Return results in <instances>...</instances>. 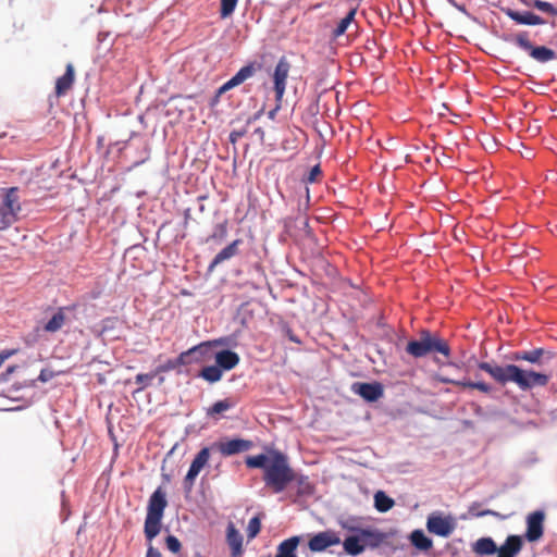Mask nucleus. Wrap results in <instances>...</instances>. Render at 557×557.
Wrapping results in <instances>:
<instances>
[{
  "label": "nucleus",
  "mask_w": 557,
  "mask_h": 557,
  "mask_svg": "<svg viewBox=\"0 0 557 557\" xmlns=\"http://www.w3.org/2000/svg\"><path fill=\"white\" fill-rule=\"evenodd\" d=\"M479 369L488 373L497 383L516 384L521 391L544 387L549 382V375L533 370L522 369L516 364L498 366L494 362H480Z\"/></svg>",
  "instance_id": "obj_1"
},
{
  "label": "nucleus",
  "mask_w": 557,
  "mask_h": 557,
  "mask_svg": "<svg viewBox=\"0 0 557 557\" xmlns=\"http://www.w3.org/2000/svg\"><path fill=\"white\" fill-rule=\"evenodd\" d=\"M263 482L273 493H281L296 480V473L289 466L286 455L272 450V458L263 473Z\"/></svg>",
  "instance_id": "obj_2"
},
{
  "label": "nucleus",
  "mask_w": 557,
  "mask_h": 557,
  "mask_svg": "<svg viewBox=\"0 0 557 557\" xmlns=\"http://www.w3.org/2000/svg\"><path fill=\"white\" fill-rule=\"evenodd\" d=\"M406 352L413 358H423L428 355L438 352L446 359L450 357V347L437 333L422 330L418 339L409 341Z\"/></svg>",
  "instance_id": "obj_3"
},
{
  "label": "nucleus",
  "mask_w": 557,
  "mask_h": 557,
  "mask_svg": "<svg viewBox=\"0 0 557 557\" xmlns=\"http://www.w3.org/2000/svg\"><path fill=\"white\" fill-rule=\"evenodd\" d=\"M166 506V494L162 487H158L148 500L144 525V533L149 542H151L161 531L162 518Z\"/></svg>",
  "instance_id": "obj_4"
},
{
  "label": "nucleus",
  "mask_w": 557,
  "mask_h": 557,
  "mask_svg": "<svg viewBox=\"0 0 557 557\" xmlns=\"http://www.w3.org/2000/svg\"><path fill=\"white\" fill-rule=\"evenodd\" d=\"M21 211L18 188L10 187L3 189L0 203V230H5L17 222Z\"/></svg>",
  "instance_id": "obj_5"
},
{
  "label": "nucleus",
  "mask_w": 557,
  "mask_h": 557,
  "mask_svg": "<svg viewBox=\"0 0 557 557\" xmlns=\"http://www.w3.org/2000/svg\"><path fill=\"white\" fill-rule=\"evenodd\" d=\"M513 42L524 51H527L530 57L537 62L546 63L556 58V52L553 49H549L544 46L535 47L529 39V35L527 32L518 33L513 37Z\"/></svg>",
  "instance_id": "obj_6"
},
{
  "label": "nucleus",
  "mask_w": 557,
  "mask_h": 557,
  "mask_svg": "<svg viewBox=\"0 0 557 557\" xmlns=\"http://www.w3.org/2000/svg\"><path fill=\"white\" fill-rule=\"evenodd\" d=\"M260 69L261 65L257 64L256 62H250L247 65L243 66L232 78H230L221 87H219L212 103H216L219 101V98L226 91L239 86L245 81L251 78Z\"/></svg>",
  "instance_id": "obj_7"
},
{
  "label": "nucleus",
  "mask_w": 557,
  "mask_h": 557,
  "mask_svg": "<svg viewBox=\"0 0 557 557\" xmlns=\"http://www.w3.org/2000/svg\"><path fill=\"white\" fill-rule=\"evenodd\" d=\"M290 67L292 65L286 57L280 58L274 67L272 79L275 100L283 101Z\"/></svg>",
  "instance_id": "obj_8"
},
{
  "label": "nucleus",
  "mask_w": 557,
  "mask_h": 557,
  "mask_svg": "<svg viewBox=\"0 0 557 557\" xmlns=\"http://www.w3.org/2000/svg\"><path fill=\"white\" fill-rule=\"evenodd\" d=\"M210 458V449L208 447H203L200 451L195 456L189 470L184 479V485L187 491H190L194 486L195 480L203 469V467L208 463Z\"/></svg>",
  "instance_id": "obj_9"
},
{
  "label": "nucleus",
  "mask_w": 557,
  "mask_h": 557,
  "mask_svg": "<svg viewBox=\"0 0 557 557\" xmlns=\"http://www.w3.org/2000/svg\"><path fill=\"white\" fill-rule=\"evenodd\" d=\"M341 543L339 536L336 532L327 530L314 534L308 542V547L311 552H323L326 548L338 545Z\"/></svg>",
  "instance_id": "obj_10"
},
{
  "label": "nucleus",
  "mask_w": 557,
  "mask_h": 557,
  "mask_svg": "<svg viewBox=\"0 0 557 557\" xmlns=\"http://www.w3.org/2000/svg\"><path fill=\"white\" fill-rule=\"evenodd\" d=\"M544 519H545V515L541 510L531 512L527 517L525 539L529 542H536L543 536Z\"/></svg>",
  "instance_id": "obj_11"
},
{
  "label": "nucleus",
  "mask_w": 557,
  "mask_h": 557,
  "mask_svg": "<svg viewBox=\"0 0 557 557\" xmlns=\"http://www.w3.org/2000/svg\"><path fill=\"white\" fill-rule=\"evenodd\" d=\"M215 447L222 456H233L248 451L252 447V442L243 438H233L216 443Z\"/></svg>",
  "instance_id": "obj_12"
},
{
  "label": "nucleus",
  "mask_w": 557,
  "mask_h": 557,
  "mask_svg": "<svg viewBox=\"0 0 557 557\" xmlns=\"http://www.w3.org/2000/svg\"><path fill=\"white\" fill-rule=\"evenodd\" d=\"M349 530L359 533L364 549L367 547L377 548L386 542V534L376 529L363 528H349Z\"/></svg>",
  "instance_id": "obj_13"
},
{
  "label": "nucleus",
  "mask_w": 557,
  "mask_h": 557,
  "mask_svg": "<svg viewBox=\"0 0 557 557\" xmlns=\"http://www.w3.org/2000/svg\"><path fill=\"white\" fill-rule=\"evenodd\" d=\"M352 391L362 397L364 400L373 403L383 396V386L379 382L373 383H355Z\"/></svg>",
  "instance_id": "obj_14"
},
{
  "label": "nucleus",
  "mask_w": 557,
  "mask_h": 557,
  "mask_svg": "<svg viewBox=\"0 0 557 557\" xmlns=\"http://www.w3.org/2000/svg\"><path fill=\"white\" fill-rule=\"evenodd\" d=\"M426 527L429 532L447 537L454 531V523L448 519L440 515H431L428 518Z\"/></svg>",
  "instance_id": "obj_15"
},
{
  "label": "nucleus",
  "mask_w": 557,
  "mask_h": 557,
  "mask_svg": "<svg viewBox=\"0 0 557 557\" xmlns=\"http://www.w3.org/2000/svg\"><path fill=\"white\" fill-rule=\"evenodd\" d=\"M504 13L509 18H511L512 21H515L517 24H520V25H543V24H545V21L541 16H539L532 12H529V11L519 12V11H515L512 9H504Z\"/></svg>",
  "instance_id": "obj_16"
},
{
  "label": "nucleus",
  "mask_w": 557,
  "mask_h": 557,
  "mask_svg": "<svg viewBox=\"0 0 557 557\" xmlns=\"http://www.w3.org/2000/svg\"><path fill=\"white\" fill-rule=\"evenodd\" d=\"M523 541L519 535H509L504 544L497 548V557H516L522 549Z\"/></svg>",
  "instance_id": "obj_17"
},
{
  "label": "nucleus",
  "mask_w": 557,
  "mask_h": 557,
  "mask_svg": "<svg viewBox=\"0 0 557 557\" xmlns=\"http://www.w3.org/2000/svg\"><path fill=\"white\" fill-rule=\"evenodd\" d=\"M75 81L74 66L69 63L65 69V73L59 77L55 82V96L58 98L63 97L72 88Z\"/></svg>",
  "instance_id": "obj_18"
},
{
  "label": "nucleus",
  "mask_w": 557,
  "mask_h": 557,
  "mask_svg": "<svg viewBox=\"0 0 557 557\" xmlns=\"http://www.w3.org/2000/svg\"><path fill=\"white\" fill-rule=\"evenodd\" d=\"M226 541L231 547L232 556H240L243 553V536L232 522L228 523L226 529Z\"/></svg>",
  "instance_id": "obj_19"
},
{
  "label": "nucleus",
  "mask_w": 557,
  "mask_h": 557,
  "mask_svg": "<svg viewBox=\"0 0 557 557\" xmlns=\"http://www.w3.org/2000/svg\"><path fill=\"white\" fill-rule=\"evenodd\" d=\"M216 364L224 371L234 369L239 363V356L235 351L225 349L215 354Z\"/></svg>",
  "instance_id": "obj_20"
},
{
  "label": "nucleus",
  "mask_w": 557,
  "mask_h": 557,
  "mask_svg": "<svg viewBox=\"0 0 557 557\" xmlns=\"http://www.w3.org/2000/svg\"><path fill=\"white\" fill-rule=\"evenodd\" d=\"M242 244V239H235L225 248H223L211 261L209 270L212 271L215 267L222 262L233 258L238 253V246Z\"/></svg>",
  "instance_id": "obj_21"
},
{
  "label": "nucleus",
  "mask_w": 557,
  "mask_h": 557,
  "mask_svg": "<svg viewBox=\"0 0 557 557\" xmlns=\"http://www.w3.org/2000/svg\"><path fill=\"white\" fill-rule=\"evenodd\" d=\"M300 543V536H292L287 540H284L277 546V552L275 557H297L296 550Z\"/></svg>",
  "instance_id": "obj_22"
},
{
  "label": "nucleus",
  "mask_w": 557,
  "mask_h": 557,
  "mask_svg": "<svg viewBox=\"0 0 557 557\" xmlns=\"http://www.w3.org/2000/svg\"><path fill=\"white\" fill-rule=\"evenodd\" d=\"M544 352L545 351L543 348L516 351L511 355L510 359L513 361H528L530 363H540Z\"/></svg>",
  "instance_id": "obj_23"
},
{
  "label": "nucleus",
  "mask_w": 557,
  "mask_h": 557,
  "mask_svg": "<svg viewBox=\"0 0 557 557\" xmlns=\"http://www.w3.org/2000/svg\"><path fill=\"white\" fill-rule=\"evenodd\" d=\"M344 550L350 556H358L364 552V547L359 533L347 536L343 542Z\"/></svg>",
  "instance_id": "obj_24"
},
{
  "label": "nucleus",
  "mask_w": 557,
  "mask_h": 557,
  "mask_svg": "<svg viewBox=\"0 0 557 557\" xmlns=\"http://www.w3.org/2000/svg\"><path fill=\"white\" fill-rule=\"evenodd\" d=\"M64 310L65 308H59L51 319L44 325V331L48 333H55L60 331L66 321Z\"/></svg>",
  "instance_id": "obj_25"
},
{
  "label": "nucleus",
  "mask_w": 557,
  "mask_h": 557,
  "mask_svg": "<svg viewBox=\"0 0 557 557\" xmlns=\"http://www.w3.org/2000/svg\"><path fill=\"white\" fill-rule=\"evenodd\" d=\"M473 550L478 555H492L497 550L496 543L491 537H481L479 539L474 546Z\"/></svg>",
  "instance_id": "obj_26"
},
{
  "label": "nucleus",
  "mask_w": 557,
  "mask_h": 557,
  "mask_svg": "<svg viewBox=\"0 0 557 557\" xmlns=\"http://www.w3.org/2000/svg\"><path fill=\"white\" fill-rule=\"evenodd\" d=\"M271 458H272V450L269 451V454H259L256 456H248L246 458L245 462L248 468L263 469V472H264L267 467L270 463Z\"/></svg>",
  "instance_id": "obj_27"
},
{
  "label": "nucleus",
  "mask_w": 557,
  "mask_h": 557,
  "mask_svg": "<svg viewBox=\"0 0 557 557\" xmlns=\"http://www.w3.org/2000/svg\"><path fill=\"white\" fill-rule=\"evenodd\" d=\"M410 541L414 547L423 552L429 550L433 545L432 540L422 530H414L410 535Z\"/></svg>",
  "instance_id": "obj_28"
},
{
  "label": "nucleus",
  "mask_w": 557,
  "mask_h": 557,
  "mask_svg": "<svg viewBox=\"0 0 557 557\" xmlns=\"http://www.w3.org/2000/svg\"><path fill=\"white\" fill-rule=\"evenodd\" d=\"M356 12L357 10L356 9H351L345 17H343L336 25V27L332 30V37L334 39L341 37L342 35H344L346 33V30L348 29L349 25L355 21V15H356Z\"/></svg>",
  "instance_id": "obj_29"
},
{
  "label": "nucleus",
  "mask_w": 557,
  "mask_h": 557,
  "mask_svg": "<svg viewBox=\"0 0 557 557\" xmlns=\"http://www.w3.org/2000/svg\"><path fill=\"white\" fill-rule=\"evenodd\" d=\"M394 504V499L387 496L383 491H377L374 494V506L377 511L386 512L393 508Z\"/></svg>",
  "instance_id": "obj_30"
},
{
  "label": "nucleus",
  "mask_w": 557,
  "mask_h": 557,
  "mask_svg": "<svg viewBox=\"0 0 557 557\" xmlns=\"http://www.w3.org/2000/svg\"><path fill=\"white\" fill-rule=\"evenodd\" d=\"M223 370L218 366H208L202 368L199 372V376L209 383L219 382L222 379Z\"/></svg>",
  "instance_id": "obj_31"
},
{
  "label": "nucleus",
  "mask_w": 557,
  "mask_h": 557,
  "mask_svg": "<svg viewBox=\"0 0 557 557\" xmlns=\"http://www.w3.org/2000/svg\"><path fill=\"white\" fill-rule=\"evenodd\" d=\"M212 343L211 342H203L199 345L194 346L193 348H198L199 350L193 355L191 360L193 363H201L205 361H208L211 359L210 356V349H211Z\"/></svg>",
  "instance_id": "obj_32"
},
{
  "label": "nucleus",
  "mask_w": 557,
  "mask_h": 557,
  "mask_svg": "<svg viewBox=\"0 0 557 557\" xmlns=\"http://www.w3.org/2000/svg\"><path fill=\"white\" fill-rule=\"evenodd\" d=\"M235 403L231 400L230 398L219 400L214 403L210 408L207 410V414L210 417H213L215 414H220L228 409H231Z\"/></svg>",
  "instance_id": "obj_33"
},
{
  "label": "nucleus",
  "mask_w": 557,
  "mask_h": 557,
  "mask_svg": "<svg viewBox=\"0 0 557 557\" xmlns=\"http://www.w3.org/2000/svg\"><path fill=\"white\" fill-rule=\"evenodd\" d=\"M199 349L198 348H189L188 350L186 351H183L178 355L177 358H175V362L178 367V369L183 366H188V364H191L193 363V360L190 357H193V355L195 352H197Z\"/></svg>",
  "instance_id": "obj_34"
},
{
  "label": "nucleus",
  "mask_w": 557,
  "mask_h": 557,
  "mask_svg": "<svg viewBox=\"0 0 557 557\" xmlns=\"http://www.w3.org/2000/svg\"><path fill=\"white\" fill-rule=\"evenodd\" d=\"M238 0H221L220 15L222 18H226L233 14Z\"/></svg>",
  "instance_id": "obj_35"
},
{
  "label": "nucleus",
  "mask_w": 557,
  "mask_h": 557,
  "mask_svg": "<svg viewBox=\"0 0 557 557\" xmlns=\"http://www.w3.org/2000/svg\"><path fill=\"white\" fill-rule=\"evenodd\" d=\"M481 507L480 503H473L470 507H469V513L472 516V517H484V516H494V517H500L499 513H497L496 511L494 510H491V509H486V510H482L480 511L479 508Z\"/></svg>",
  "instance_id": "obj_36"
},
{
  "label": "nucleus",
  "mask_w": 557,
  "mask_h": 557,
  "mask_svg": "<svg viewBox=\"0 0 557 557\" xmlns=\"http://www.w3.org/2000/svg\"><path fill=\"white\" fill-rule=\"evenodd\" d=\"M261 530V521L258 517H253L249 520L247 528V535L249 539L256 537Z\"/></svg>",
  "instance_id": "obj_37"
},
{
  "label": "nucleus",
  "mask_w": 557,
  "mask_h": 557,
  "mask_svg": "<svg viewBox=\"0 0 557 557\" xmlns=\"http://www.w3.org/2000/svg\"><path fill=\"white\" fill-rule=\"evenodd\" d=\"M157 374L154 370L150 373H139L135 376V383L140 385V389L147 387L150 384V381L156 377Z\"/></svg>",
  "instance_id": "obj_38"
},
{
  "label": "nucleus",
  "mask_w": 557,
  "mask_h": 557,
  "mask_svg": "<svg viewBox=\"0 0 557 557\" xmlns=\"http://www.w3.org/2000/svg\"><path fill=\"white\" fill-rule=\"evenodd\" d=\"M173 370H176L180 372V369L175 362V359H169L168 361H165L164 363L162 364H159L156 369H154V372L156 374H160V373H165V372H170V371H173Z\"/></svg>",
  "instance_id": "obj_39"
},
{
  "label": "nucleus",
  "mask_w": 557,
  "mask_h": 557,
  "mask_svg": "<svg viewBox=\"0 0 557 557\" xmlns=\"http://www.w3.org/2000/svg\"><path fill=\"white\" fill-rule=\"evenodd\" d=\"M165 544H166L168 549L174 554L178 553L182 548L181 542L174 535L166 536Z\"/></svg>",
  "instance_id": "obj_40"
},
{
  "label": "nucleus",
  "mask_w": 557,
  "mask_h": 557,
  "mask_svg": "<svg viewBox=\"0 0 557 557\" xmlns=\"http://www.w3.org/2000/svg\"><path fill=\"white\" fill-rule=\"evenodd\" d=\"M534 8L552 15L556 13V9L554 8V5L546 1L536 0V2H534Z\"/></svg>",
  "instance_id": "obj_41"
},
{
  "label": "nucleus",
  "mask_w": 557,
  "mask_h": 557,
  "mask_svg": "<svg viewBox=\"0 0 557 557\" xmlns=\"http://www.w3.org/2000/svg\"><path fill=\"white\" fill-rule=\"evenodd\" d=\"M247 134V128L234 129L230 134V141L235 144L238 139L244 137Z\"/></svg>",
  "instance_id": "obj_42"
},
{
  "label": "nucleus",
  "mask_w": 557,
  "mask_h": 557,
  "mask_svg": "<svg viewBox=\"0 0 557 557\" xmlns=\"http://www.w3.org/2000/svg\"><path fill=\"white\" fill-rule=\"evenodd\" d=\"M469 388L479 389L485 394H488L492 391V387L484 382H473V384H469Z\"/></svg>",
  "instance_id": "obj_43"
},
{
  "label": "nucleus",
  "mask_w": 557,
  "mask_h": 557,
  "mask_svg": "<svg viewBox=\"0 0 557 557\" xmlns=\"http://www.w3.org/2000/svg\"><path fill=\"white\" fill-rule=\"evenodd\" d=\"M320 175H321V169H320V166H319V165H314V166L310 170V172H309V174H308V176H307V180H306V181H307L308 183H314V182L317 181V177H318V176H320Z\"/></svg>",
  "instance_id": "obj_44"
},
{
  "label": "nucleus",
  "mask_w": 557,
  "mask_h": 557,
  "mask_svg": "<svg viewBox=\"0 0 557 557\" xmlns=\"http://www.w3.org/2000/svg\"><path fill=\"white\" fill-rule=\"evenodd\" d=\"M53 377V372L48 369H42L39 373L38 380L40 382H48Z\"/></svg>",
  "instance_id": "obj_45"
},
{
  "label": "nucleus",
  "mask_w": 557,
  "mask_h": 557,
  "mask_svg": "<svg viewBox=\"0 0 557 557\" xmlns=\"http://www.w3.org/2000/svg\"><path fill=\"white\" fill-rule=\"evenodd\" d=\"M281 108H282V101L275 100V107L268 112L269 119L274 120L277 112L281 110Z\"/></svg>",
  "instance_id": "obj_46"
},
{
  "label": "nucleus",
  "mask_w": 557,
  "mask_h": 557,
  "mask_svg": "<svg viewBox=\"0 0 557 557\" xmlns=\"http://www.w3.org/2000/svg\"><path fill=\"white\" fill-rule=\"evenodd\" d=\"M285 334H286V336L288 337V339H289L290 342H293V343H297V344H299V343H300L299 338L294 334V332L292 331V329L286 327V329H285Z\"/></svg>",
  "instance_id": "obj_47"
},
{
  "label": "nucleus",
  "mask_w": 557,
  "mask_h": 557,
  "mask_svg": "<svg viewBox=\"0 0 557 557\" xmlns=\"http://www.w3.org/2000/svg\"><path fill=\"white\" fill-rule=\"evenodd\" d=\"M146 557H161V554L151 544H149Z\"/></svg>",
  "instance_id": "obj_48"
},
{
  "label": "nucleus",
  "mask_w": 557,
  "mask_h": 557,
  "mask_svg": "<svg viewBox=\"0 0 557 557\" xmlns=\"http://www.w3.org/2000/svg\"><path fill=\"white\" fill-rule=\"evenodd\" d=\"M469 384H473V382H471V381H466V380H463V381H457V380H456V381L454 382V385H456V386L468 387V388H469Z\"/></svg>",
  "instance_id": "obj_49"
},
{
  "label": "nucleus",
  "mask_w": 557,
  "mask_h": 557,
  "mask_svg": "<svg viewBox=\"0 0 557 557\" xmlns=\"http://www.w3.org/2000/svg\"><path fill=\"white\" fill-rule=\"evenodd\" d=\"M15 368H16L15 366L9 367V368L7 369L5 374H2V375L0 376V382H1V381H5V380H7V376H8L9 374L13 373V372H14V370H15Z\"/></svg>",
  "instance_id": "obj_50"
},
{
  "label": "nucleus",
  "mask_w": 557,
  "mask_h": 557,
  "mask_svg": "<svg viewBox=\"0 0 557 557\" xmlns=\"http://www.w3.org/2000/svg\"><path fill=\"white\" fill-rule=\"evenodd\" d=\"M255 134L259 137L260 141H264V131L261 127L255 129Z\"/></svg>",
  "instance_id": "obj_51"
},
{
  "label": "nucleus",
  "mask_w": 557,
  "mask_h": 557,
  "mask_svg": "<svg viewBox=\"0 0 557 557\" xmlns=\"http://www.w3.org/2000/svg\"><path fill=\"white\" fill-rule=\"evenodd\" d=\"M519 1L527 7H534V2H536V0H519Z\"/></svg>",
  "instance_id": "obj_52"
},
{
  "label": "nucleus",
  "mask_w": 557,
  "mask_h": 557,
  "mask_svg": "<svg viewBox=\"0 0 557 557\" xmlns=\"http://www.w3.org/2000/svg\"><path fill=\"white\" fill-rule=\"evenodd\" d=\"M440 380H441V382L448 383V384H454V382L456 381V380H451L448 377H441Z\"/></svg>",
  "instance_id": "obj_53"
},
{
  "label": "nucleus",
  "mask_w": 557,
  "mask_h": 557,
  "mask_svg": "<svg viewBox=\"0 0 557 557\" xmlns=\"http://www.w3.org/2000/svg\"><path fill=\"white\" fill-rule=\"evenodd\" d=\"M555 14H557V9H556V13Z\"/></svg>",
  "instance_id": "obj_54"
}]
</instances>
